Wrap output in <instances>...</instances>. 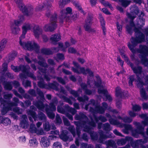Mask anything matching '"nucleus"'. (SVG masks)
Wrapping results in <instances>:
<instances>
[{
	"instance_id": "nucleus-33",
	"label": "nucleus",
	"mask_w": 148,
	"mask_h": 148,
	"mask_svg": "<svg viewBox=\"0 0 148 148\" xmlns=\"http://www.w3.org/2000/svg\"><path fill=\"white\" fill-rule=\"evenodd\" d=\"M140 117L144 119V121L142 122V124L144 126L148 124V116L146 114H143L140 116Z\"/></svg>"
},
{
	"instance_id": "nucleus-55",
	"label": "nucleus",
	"mask_w": 148,
	"mask_h": 148,
	"mask_svg": "<svg viewBox=\"0 0 148 148\" xmlns=\"http://www.w3.org/2000/svg\"><path fill=\"white\" fill-rule=\"evenodd\" d=\"M141 108V107L137 105H134L132 107V109L135 111H140V110Z\"/></svg>"
},
{
	"instance_id": "nucleus-54",
	"label": "nucleus",
	"mask_w": 148,
	"mask_h": 148,
	"mask_svg": "<svg viewBox=\"0 0 148 148\" xmlns=\"http://www.w3.org/2000/svg\"><path fill=\"white\" fill-rule=\"evenodd\" d=\"M12 84L13 85L15 88H17L19 87L20 86V84L19 82L17 81L14 80L12 82Z\"/></svg>"
},
{
	"instance_id": "nucleus-5",
	"label": "nucleus",
	"mask_w": 148,
	"mask_h": 148,
	"mask_svg": "<svg viewBox=\"0 0 148 148\" xmlns=\"http://www.w3.org/2000/svg\"><path fill=\"white\" fill-rule=\"evenodd\" d=\"M138 126L136 130L132 131V127L130 125H125L123 127L124 129L123 130V132L126 134H128L130 131L132 132V135L134 137L138 138L139 137V135L141 134L144 137V133L143 132L144 127L141 126L140 123H135Z\"/></svg>"
},
{
	"instance_id": "nucleus-37",
	"label": "nucleus",
	"mask_w": 148,
	"mask_h": 148,
	"mask_svg": "<svg viewBox=\"0 0 148 148\" xmlns=\"http://www.w3.org/2000/svg\"><path fill=\"white\" fill-rule=\"evenodd\" d=\"M112 137L111 135L110 134L108 136H107L103 134H101L99 140V142L101 143H103V141L105 140L107 138Z\"/></svg>"
},
{
	"instance_id": "nucleus-50",
	"label": "nucleus",
	"mask_w": 148,
	"mask_h": 148,
	"mask_svg": "<svg viewBox=\"0 0 148 148\" xmlns=\"http://www.w3.org/2000/svg\"><path fill=\"white\" fill-rule=\"evenodd\" d=\"M140 92L141 96L144 99H146L147 98L144 89L142 88L140 90Z\"/></svg>"
},
{
	"instance_id": "nucleus-9",
	"label": "nucleus",
	"mask_w": 148,
	"mask_h": 148,
	"mask_svg": "<svg viewBox=\"0 0 148 148\" xmlns=\"http://www.w3.org/2000/svg\"><path fill=\"white\" fill-rule=\"evenodd\" d=\"M143 31L146 36L147 40L148 41L147 44L148 45V28L145 29ZM140 48L141 50L140 56L141 61L145 65L147 66L148 60L147 57L148 56V48L145 46H140Z\"/></svg>"
},
{
	"instance_id": "nucleus-14",
	"label": "nucleus",
	"mask_w": 148,
	"mask_h": 148,
	"mask_svg": "<svg viewBox=\"0 0 148 148\" xmlns=\"http://www.w3.org/2000/svg\"><path fill=\"white\" fill-rule=\"evenodd\" d=\"M90 102V103L89 105H92L95 107V110L94 111V113L102 114L104 112L105 110L107 108V105L105 103H103V107H100L98 105L96 106L95 105V102L94 100H91Z\"/></svg>"
},
{
	"instance_id": "nucleus-26",
	"label": "nucleus",
	"mask_w": 148,
	"mask_h": 148,
	"mask_svg": "<svg viewBox=\"0 0 148 148\" xmlns=\"http://www.w3.org/2000/svg\"><path fill=\"white\" fill-rule=\"evenodd\" d=\"M27 112L28 116L32 117L35 121L38 120V116L35 111L29 110Z\"/></svg>"
},
{
	"instance_id": "nucleus-51",
	"label": "nucleus",
	"mask_w": 148,
	"mask_h": 148,
	"mask_svg": "<svg viewBox=\"0 0 148 148\" xmlns=\"http://www.w3.org/2000/svg\"><path fill=\"white\" fill-rule=\"evenodd\" d=\"M12 69L15 72H18L20 71V66H15L12 65L11 66Z\"/></svg>"
},
{
	"instance_id": "nucleus-40",
	"label": "nucleus",
	"mask_w": 148,
	"mask_h": 148,
	"mask_svg": "<svg viewBox=\"0 0 148 148\" xmlns=\"http://www.w3.org/2000/svg\"><path fill=\"white\" fill-rule=\"evenodd\" d=\"M29 143L30 146L34 147L38 145V143L37 140L35 138L30 140H29Z\"/></svg>"
},
{
	"instance_id": "nucleus-57",
	"label": "nucleus",
	"mask_w": 148,
	"mask_h": 148,
	"mask_svg": "<svg viewBox=\"0 0 148 148\" xmlns=\"http://www.w3.org/2000/svg\"><path fill=\"white\" fill-rule=\"evenodd\" d=\"M88 99V97L85 96L83 97H79L78 98V100L79 101L85 102L86 101H87Z\"/></svg>"
},
{
	"instance_id": "nucleus-16",
	"label": "nucleus",
	"mask_w": 148,
	"mask_h": 148,
	"mask_svg": "<svg viewBox=\"0 0 148 148\" xmlns=\"http://www.w3.org/2000/svg\"><path fill=\"white\" fill-rule=\"evenodd\" d=\"M40 145L42 147H47L50 145V142L49 139L45 136L41 138Z\"/></svg>"
},
{
	"instance_id": "nucleus-36",
	"label": "nucleus",
	"mask_w": 148,
	"mask_h": 148,
	"mask_svg": "<svg viewBox=\"0 0 148 148\" xmlns=\"http://www.w3.org/2000/svg\"><path fill=\"white\" fill-rule=\"evenodd\" d=\"M38 86L40 88H47L48 84L45 83L42 79V80H40L38 82Z\"/></svg>"
},
{
	"instance_id": "nucleus-4",
	"label": "nucleus",
	"mask_w": 148,
	"mask_h": 148,
	"mask_svg": "<svg viewBox=\"0 0 148 148\" xmlns=\"http://www.w3.org/2000/svg\"><path fill=\"white\" fill-rule=\"evenodd\" d=\"M12 100L14 102H11L10 100H6L4 99L1 103V105L3 106L1 111L2 114H5L9 111L12 110V107H16L18 106L19 102V99L14 97L13 98Z\"/></svg>"
},
{
	"instance_id": "nucleus-21",
	"label": "nucleus",
	"mask_w": 148,
	"mask_h": 148,
	"mask_svg": "<svg viewBox=\"0 0 148 148\" xmlns=\"http://www.w3.org/2000/svg\"><path fill=\"white\" fill-rule=\"evenodd\" d=\"M90 130L91 129L90 127L88 126H85L84 130V131L87 132L90 134L91 139L92 140H97V136L96 134V133L92 132Z\"/></svg>"
},
{
	"instance_id": "nucleus-49",
	"label": "nucleus",
	"mask_w": 148,
	"mask_h": 148,
	"mask_svg": "<svg viewBox=\"0 0 148 148\" xmlns=\"http://www.w3.org/2000/svg\"><path fill=\"white\" fill-rule=\"evenodd\" d=\"M28 93L31 96L33 97H35L37 96L35 90L32 89H30L28 91Z\"/></svg>"
},
{
	"instance_id": "nucleus-6",
	"label": "nucleus",
	"mask_w": 148,
	"mask_h": 148,
	"mask_svg": "<svg viewBox=\"0 0 148 148\" xmlns=\"http://www.w3.org/2000/svg\"><path fill=\"white\" fill-rule=\"evenodd\" d=\"M120 52L121 53V54L122 58H124L125 60L126 61L127 64L130 65L134 72L136 74L138 78V80L137 81V85L138 87L139 88L140 87L141 88L142 86L144 84L141 81L140 78V77H139V76L141 75L142 68L140 66H137L136 67L134 68L132 64L130 63L128 58L123 53V51L122 52L120 51Z\"/></svg>"
},
{
	"instance_id": "nucleus-20",
	"label": "nucleus",
	"mask_w": 148,
	"mask_h": 148,
	"mask_svg": "<svg viewBox=\"0 0 148 148\" xmlns=\"http://www.w3.org/2000/svg\"><path fill=\"white\" fill-rule=\"evenodd\" d=\"M92 19L91 18L89 17L86 20L84 28L85 30L88 32L91 31V26L92 24Z\"/></svg>"
},
{
	"instance_id": "nucleus-19",
	"label": "nucleus",
	"mask_w": 148,
	"mask_h": 148,
	"mask_svg": "<svg viewBox=\"0 0 148 148\" xmlns=\"http://www.w3.org/2000/svg\"><path fill=\"white\" fill-rule=\"evenodd\" d=\"M42 30L38 25H34L33 28V33L35 37L37 38H39V36L42 34Z\"/></svg>"
},
{
	"instance_id": "nucleus-7",
	"label": "nucleus",
	"mask_w": 148,
	"mask_h": 148,
	"mask_svg": "<svg viewBox=\"0 0 148 148\" xmlns=\"http://www.w3.org/2000/svg\"><path fill=\"white\" fill-rule=\"evenodd\" d=\"M14 1L18 7L22 11L25 15L29 16L32 15L34 11V8L31 5L28 4L24 5L22 0H14Z\"/></svg>"
},
{
	"instance_id": "nucleus-38",
	"label": "nucleus",
	"mask_w": 148,
	"mask_h": 148,
	"mask_svg": "<svg viewBox=\"0 0 148 148\" xmlns=\"http://www.w3.org/2000/svg\"><path fill=\"white\" fill-rule=\"evenodd\" d=\"M47 115L49 118L51 119H53L55 117V113L51 111H49L48 109H47V110L45 111Z\"/></svg>"
},
{
	"instance_id": "nucleus-41",
	"label": "nucleus",
	"mask_w": 148,
	"mask_h": 148,
	"mask_svg": "<svg viewBox=\"0 0 148 148\" xmlns=\"http://www.w3.org/2000/svg\"><path fill=\"white\" fill-rule=\"evenodd\" d=\"M17 53L16 52H14L10 54L8 56V61L13 60L17 56Z\"/></svg>"
},
{
	"instance_id": "nucleus-8",
	"label": "nucleus",
	"mask_w": 148,
	"mask_h": 148,
	"mask_svg": "<svg viewBox=\"0 0 148 148\" xmlns=\"http://www.w3.org/2000/svg\"><path fill=\"white\" fill-rule=\"evenodd\" d=\"M46 16L48 17H50L51 23L49 24L46 25L44 27V30L45 32H52L54 31L57 27L56 24L57 19V14L55 13L53 14H51L50 12L46 13Z\"/></svg>"
},
{
	"instance_id": "nucleus-45",
	"label": "nucleus",
	"mask_w": 148,
	"mask_h": 148,
	"mask_svg": "<svg viewBox=\"0 0 148 148\" xmlns=\"http://www.w3.org/2000/svg\"><path fill=\"white\" fill-rule=\"evenodd\" d=\"M62 123L61 119L59 114L56 115L55 119V123L56 124L60 125Z\"/></svg>"
},
{
	"instance_id": "nucleus-56",
	"label": "nucleus",
	"mask_w": 148,
	"mask_h": 148,
	"mask_svg": "<svg viewBox=\"0 0 148 148\" xmlns=\"http://www.w3.org/2000/svg\"><path fill=\"white\" fill-rule=\"evenodd\" d=\"M59 7L61 8H63L65 5V0H60L59 1Z\"/></svg>"
},
{
	"instance_id": "nucleus-1",
	"label": "nucleus",
	"mask_w": 148,
	"mask_h": 148,
	"mask_svg": "<svg viewBox=\"0 0 148 148\" xmlns=\"http://www.w3.org/2000/svg\"><path fill=\"white\" fill-rule=\"evenodd\" d=\"M73 64L76 67V68H73L72 69L73 71L75 73H82L83 74H88L87 85L86 86L84 83H82L81 85L82 88L86 94L90 95L92 94V91L88 90V89L90 87H93V86L92 85L93 84L94 85V87L95 86L99 88L98 93L103 95V98L104 100H108L109 101L112 100V98L108 94L107 90L104 89L103 86L101 85V81L99 76H97L96 77L97 80V83L95 82L94 84L93 81L92 80L91 81L90 80L91 79H92L93 76V73L92 71L88 69H87L85 70L84 68L80 67L79 64L76 62H73Z\"/></svg>"
},
{
	"instance_id": "nucleus-58",
	"label": "nucleus",
	"mask_w": 148,
	"mask_h": 148,
	"mask_svg": "<svg viewBox=\"0 0 148 148\" xmlns=\"http://www.w3.org/2000/svg\"><path fill=\"white\" fill-rule=\"evenodd\" d=\"M12 97V94H5L3 96V98L4 99L8 100H10Z\"/></svg>"
},
{
	"instance_id": "nucleus-44",
	"label": "nucleus",
	"mask_w": 148,
	"mask_h": 148,
	"mask_svg": "<svg viewBox=\"0 0 148 148\" xmlns=\"http://www.w3.org/2000/svg\"><path fill=\"white\" fill-rule=\"evenodd\" d=\"M121 3L122 5L124 7H126L128 6L130 3V1L126 0H118Z\"/></svg>"
},
{
	"instance_id": "nucleus-34",
	"label": "nucleus",
	"mask_w": 148,
	"mask_h": 148,
	"mask_svg": "<svg viewBox=\"0 0 148 148\" xmlns=\"http://www.w3.org/2000/svg\"><path fill=\"white\" fill-rule=\"evenodd\" d=\"M106 144L107 146V148H110L111 147L114 148L116 147V143L113 140H108L106 142Z\"/></svg>"
},
{
	"instance_id": "nucleus-35",
	"label": "nucleus",
	"mask_w": 148,
	"mask_h": 148,
	"mask_svg": "<svg viewBox=\"0 0 148 148\" xmlns=\"http://www.w3.org/2000/svg\"><path fill=\"white\" fill-rule=\"evenodd\" d=\"M47 108L49 109V111L52 112H54L56 110V106L53 104V103H50L49 104V106L45 108V111L47 110Z\"/></svg>"
},
{
	"instance_id": "nucleus-11",
	"label": "nucleus",
	"mask_w": 148,
	"mask_h": 148,
	"mask_svg": "<svg viewBox=\"0 0 148 148\" xmlns=\"http://www.w3.org/2000/svg\"><path fill=\"white\" fill-rule=\"evenodd\" d=\"M19 44L23 48H25L27 50L30 51L34 50L38 51L39 50V47L36 43L34 42L33 45L30 41H28L27 43L24 42H22L21 37L19 38Z\"/></svg>"
},
{
	"instance_id": "nucleus-2",
	"label": "nucleus",
	"mask_w": 148,
	"mask_h": 148,
	"mask_svg": "<svg viewBox=\"0 0 148 148\" xmlns=\"http://www.w3.org/2000/svg\"><path fill=\"white\" fill-rule=\"evenodd\" d=\"M138 21L136 24H134L132 21H131L130 25L126 26L127 31L131 34L132 30H134L135 32L136 37L135 38L132 37L131 39V43L129 42L128 46L132 52L134 53L135 51L134 48L138 43L141 42L145 40V36L141 32V28L145 24V19L144 18H139L138 19Z\"/></svg>"
},
{
	"instance_id": "nucleus-60",
	"label": "nucleus",
	"mask_w": 148,
	"mask_h": 148,
	"mask_svg": "<svg viewBox=\"0 0 148 148\" xmlns=\"http://www.w3.org/2000/svg\"><path fill=\"white\" fill-rule=\"evenodd\" d=\"M59 135L60 138L64 141H65V130H63L61 133Z\"/></svg>"
},
{
	"instance_id": "nucleus-63",
	"label": "nucleus",
	"mask_w": 148,
	"mask_h": 148,
	"mask_svg": "<svg viewBox=\"0 0 148 148\" xmlns=\"http://www.w3.org/2000/svg\"><path fill=\"white\" fill-rule=\"evenodd\" d=\"M109 121L112 124L117 125L119 124V122L117 121L111 119H109Z\"/></svg>"
},
{
	"instance_id": "nucleus-61",
	"label": "nucleus",
	"mask_w": 148,
	"mask_h": 148,
	"mask_svg": "<svg viewBox=\"0 0 148 148\" xmlns=\"http://www.w3.org/2000/svg\"><path fill=\"white\" fill-rule=\"evenodd\" d=\"M47 68H43L41 67H39L38 69L40 72L42 73V74L44 75L45 74H46L47 70Z\"/></svg>"
},
{
	"instance_id": "nucleus-39",
	"label": "nucleus",
	"mask_w": 148,
	"mask_h": 148,
	"mask_svg": "<svg viewBox=\"0 0 148 148\" xmlns=\"http://www.w3.org/2000/svg\"><path fill=\"white\" fill-rule=\"evenodd\" d=\"M60 15L59 16L60 19V22L63 23L64 22V20L65 19V10L63 9L60 11Z\"/></svg>"
},
{
	"instance_id": "nucleus-30",
	"label": "nucleus",
	"mask_w": 148,
	"mask_h": 148,
	"mask_svg": "<svg viewBox=\"0 0 148 148\" xmlns=\"http://www.w3.org/2000/svg\"><path fill=\"white\" fill-rule=\"evenodd\" d=\"M71 2L73 3L76 7L78 8V9L81 11V12L84 13L83 11L82 10V8L80 7L79 3L78 2L73 1L72 0H65V4H67Z\"/></svg>"
},
{
	"instance_id": "nucleus-24",
	"label": "nucleus",
	"mask_w": 148,
	"mask_h": 148,
	"mask_svg": "<svg viewBox=\"0 0 148 148\" xmlns=\"http://www.w3.org/2000/svg\"><path fill=\"white\" fill-rule=\"evenodd\" d=\"M59 84L57 82L54 81L53 83H49L47 85V88L57 91L59 90Z\"/></svg>"
},
{
	"instance_id": "nucleus-10",
	"label": "nucleus",
	"mask_w": 148,
	"mask_h": 148,
	"mask_svg": "<svg viewBox=\"0 0 148 148\" xmlns=\"http://www.w3.org/2000/svg\"><path fill=\"white\" fill-rule=\"evenodd\" d=\"M147 138H145L143 140H137L136 142H134L132 138L130 137H126L125 139H119L117 141V143L118 145L122 146L125 145L126 142H129L131 144V146L134 148L136 147V143H145L147 141Z\"/></svg>"
},
{
	"instance_id": "nucleus-46",
	"label": "nucleus",
	"mask_w": 148,
	"mask_h": 148,
	"mask_svg": "<svg viewBox=\"0 0 148 148\" xmlns=\"http://www.w3.org/2000/svg\"><path fill=\"white\" fill-rule=\"evenodd\" d=\"M52 147L53 148H62V145L60 143L57 141L53 143Z\"/></svg>"
},
{
	"instance_id": "nucleus-48",
	"label": "nucleus",
	"mask_w": 148,
	"mask_h": 148,
	"mask_svg": "<svg viewBox=\"0 0 148 148\" xmlns=\"http://www.w3.org/2000/svg\"><path fill=\"white\" fill-rule=\"evenodd\" d=\"M115 94L117 97H121V91L120 87H117L115 90Z\"/></svg>"
},
{
	"instance_id": "nucleus-13",
	"label": "nucleus",
	"mask_w": 148,
	"mask_h": 148,
	"mask_svg": "<svg viewBox=\"0 0 148 148\" xmlns=\"http://www.w3.org/2000/svg\"><path fill=\"white\" fill-rule=\"evenodd\" d=\"M130 10H131V13H127V15L128 18L131 20H133L137 14L139 15V16L140 17L143 16L144 15V13L143 12H139L138 8L135 5L131 7Z\"/></svg>"
},
{
	"instance_id": "nucleus-29",
	"label": "nucleus",
	"mask_w": 148,
	"mask_h": 148,
	"mask_svg": "<svg viewBox=\"0 0 148 148\" xmlns=\"http://www.w3.org/2000/svg\"><path fill=\"white\" fill-rule=\"evenodd\" d=\"M11 30L12 34L16 35L19 33L20 29L18 26H15L14 25H12L11 27Z\"/></svg>"
},
{
	"instance_id": "nucleus-52",
	"label": "nucleus",
	"mask_w": 148,
	"mask_h": 148,
	"mask_svg": "<svg viewBox=\"0 0 148 148\" xmlns=\"http://www.w3.org/2000/svg\"><path fill=\"white\" fill-rule=\"evenodd\" d=\"M80 148H93V146L91 145H88L86 143H83L81 144Z\"/></svg>"
},
{
	"instance_id": "nucleus-22",
	"label": "nucleus",
	"mask_w": 148,
	"mask_h": 148,
	"mask_svg": "<svg viewBox=\"0 0 148 148\" xmlns=\"http://www.w3.org/2000/svg\"><path fill=\"white\" fill-rule=\"evenodd\" d=\"M50 39L52 43L56 45L57 42L61 39V36L59 34H56L54 35H52Z\"/></svg>"
},
{
	"instance_id": "nucleus-31",
	"label": "nucleus",
	"mask_w": 148,
	"mask_h": 148,
	"mask_svg": "<svg viewBox=\"0 0 148 148\" xmlns=\"http://www.w3.org/2000/svg\"><path fill=\"white\" fill-rule=\"evenodd\" d=\"M38 120L40 121H45L46 120V117L45 114L42 112H40L38 114Z\"/></svg>"
},
{
	"instance_id": "nucleus-42",
	"label": "nucleus",
	"mask_w": 148,
	"mask_h": 148,
	"mask_svg": "<svg viewBox=\"0 0 148 148\" xmlns=\"http://www.w3.org/2000/svg\"><path fill=\"white\" fill-rule=\"evenodd\" d=\"M13 111L15 113L17 114L18 115L21 114H22V109L19 107H16L12 109Z\"/></svg>"
},
{
	"instance_id": "nucleus-15",
	"label": "nucleus",
	"mask_w": 148,
	"mask_h": 148,
	"mask_svg": "<svg viewBox=\"0 0 148 148\" xmlns=\"http://www.w3.org/2000/svg\"><path fill=\"white\" fill-rule=\"evenodd\" d=\"M94 119V121L93 119H91V122L90 123L88 124L89 125L92 127H95L96 126V123H98L99 120L103 122H106L107 121V119L105 117L102 116H101L98 118L95 116Z\"/></svg>"
},
{
	"instance_id": "nucleus-18",
	"label": "nucleus",
	"mask_w": 148,
	"mask_h": 148,
	"mask_svg": "<svg viewBox=\"0 0 148 148\" xmlns=\"http://www.w3.org/2000/svg\"><path fill=\"white\" fill-rule=\"evenodd\" d=\"M50 2V0H46L43 2V5H39L37 6L35 8V10L36 11H40L41 10L45 7H47V8H51L52 5L49 3Z\"/></svg>"
},
{
	"instance_id": "nucleus-25",
	"label": "nucleus",
	"mask_w": 148,
	"mask_h": 148,
	"mask_svg": "<svg viewBox=\"0 0 148 148\" xmlns=\"http://www.w3.org/2000/svg\"><path fill=\"white\" fill-rule=\"evenodd\" d=\"M7 42V40L6 38H4L0 42V53L1 51H3L6 45ZM2 58V56L0 55V60Z\"/></svg>"
},
{
	"instance_id": "nucleus-32",
	"label": "nucleus",
	"mask_w": 148,
	"mask_h": 148,
	"mask_svg": "<svg viewBox=\"0 0 148 148\" xmlns=\"http://www.w3.org/2000/svg\"><path fill=\"white\" fill-rule=\"evenodd\" d=\"M41 60H39L38 62V64L44 68H47L48 65L47 64L45 61L44 59L42 58H39Z\"/></svg>"
},
{
	"instance_id": "nucleus-27",
	"label": "nucleus",
	"mask_w": 148,
	"mask_h": 148,
	"mask_svg": "<svg viewBox=\"0 0 148 148\" xmlns=\"http://www.w3.org/2000/svg\"><path fill=\"white\" fill-rule=\"evenodd\" d=\"M41 53L45 55H49L53 54V52L49 48H42L41 49Z\"/></svg>"
},
{
	"instance_id": "nucleus-47",
	"label": "nucleus",
	"mask_w": 148,
	"mask_h": 148,
	"mask_svg": "<svg viewBox=\"0 0 148 148\" xmlns=\"http://www.w3.org/2000/svg\"><path fill=\"white\" fill-rule=\"evenodd\" d=\"M20 71H21L22 72L25 74L28 70L26 67V66L24 65H20Z\"/></svg>"
},
{
	"instance_id": "nucleus-12",
	"label": "nucleus",
	"mask_w": 148,
	"mask_h": 148,
	"mask_svg": "<svg viewBox=\"0 0 148 148\" xmlns=\"http://www.w3.org/2000/svg\"><path fill=\"white\" fill-rule=\"evenodd\" d=\"M37 94L40 98V100L37 101L35 104V106L39 110H42L45 107L43 102L45 100V98L43 92L40 90H37Z\"/></svg>"
},
{
	"instance_id": "nucleus-64",
	"label": "nucleus",
	"mask_w": 148,
	"mask_h": 148,
	"mask_svg": "<svg viewBox=\"0 0 148 148\" xmlns=\"http://www.w3.org/2000/svg\"><path fill=\"white\" fill-rule=\"evenodd\" d=\"M57 58L60 60L64 59V55L63 54L60 53H58L56 55Z\"/></svg>"
},
{
	"instance_id": "nucleus-62",
	"label": "nucleus",
	"mask_w": 148,
	"mask_h": 148,
	"mask_svg": "<svg viewBox=\"0 0 148 148\" xmlns=\"http://www.w3.org/2000/svg\"><path fill=\"white\" fill-rule=\"evenodd\" d=\"M123 119L124 122L126 123H130L132 121V119L131 118H129L127 116L125 117Z\"/></svg>"
},
{
	"instance_id": "nucleus-28",
	"label": "nucleus",
	"mask_w": 148,
	"mask_h": 148,
	"mask_svg": "<svg viewBox=\"0 0 148 148\" xmlns=\"http://www.w3.org/2000/svg\"><path fill=\"white\" fill-rule=\"evenodd\" d=\"M31 29L30 26L29 25L23 26L22 27V34L21 37V38L23 37L24 38L25 37V36L26 34L27 31L30 30Z\"/></svg>"
},
{
	"instance_id": "nucleus-17",
	"label": "nucleus",
	"mask_w": 148,
	"mask_h": 148,
	"mask_svg": "<svg viewBox=\"0 0 148 148\" xmlns=\"http://www.w3.org/2000/svg\"><path fill=\"white\" fill-rule=\"evenodd\" d=\"M72 9L70 7H68L65 10V20H68L70 19L75 20L77 18V16L75 15L72 17H70L71 16Z\"/></svg>"
},
{
	"instance_id": "nucleus-3",
	"label": "nucleus",
	"mask_w": 148,
	"mask_h": 148,
	"mask_svg": "<svg viewBox=\"0 0 148 148\" xmlns=\"http://www.w3.org/2000/svg\"><path fill=\"white\" fill-rule=\"evenodd\" d=\"M8 64L6 63H4L2 65V67L0 68V82H3V85L5 90H11L12 88L11 82L5 81V72L8 69Z\"/></svg>"
},
{
	"instance_id": "nucleus-59",
	"label": "nucleus",
	"mask_w": 148,
	"mask_h": 148,
	"mask_svg": "<svg viewBox=\"0 0 148 148\" xmlns=\"http://www.w3.org/2000/svg\"><path fill=\"white\" fill-rule=\"evenodd\" d=\"M23 84L25 87H31V82L29 80H26L25 83L24 84L23 82Z\"/></svg>"
},
{
	"instance_id": "nucleus-53",
	"label": "nucleus",
	"mask_w": 148,
	"mask_h": 148,
	"mask_svg": "<svg viewBox=\"0 0 148 148\" xmlns=\"http://www.w3.org/2000/svg\"><path fill=\"white\" fill-rule=\"evenodd\" d=\"M57 111L60 113L65 114V109H64L61 106H58L57 107Z\"/></svg>"
},
{
	"instance_id": "nucleus-43",
	"label": "nucleus",
	"mask_w": 148,
	"mask_h": 148,
	"mask_svg": "<svg viewBox=\"0 0 148 148\" xmlns=\"http://www.w3.org/2000/svg\"><path fill=\"white\" fill-rule=\"evenodd\" d=\"M11 123L10 120L8 118L4 117L3 118L2 123L4 125L7 126Z\"/></svg>"
},
{
	"instance_id": "nucleus-23",
	"label": "nucleus",
	"mask_w": 148,
	"mask_h": 148,
	"mask_svg": "<svg viewBox=\"0 0 148 148\" xmlns=\"http://www.w3.org/2000/svg\"><path fill=\"white\" fill-rule=\"evenodd\" d=\"M27 76L30 77L34 80H36V77L34 76L33 73L29 72L28 70L25 74H21L20 77L21 78L26 79Z\"/></svg>"
}]
</instances>
